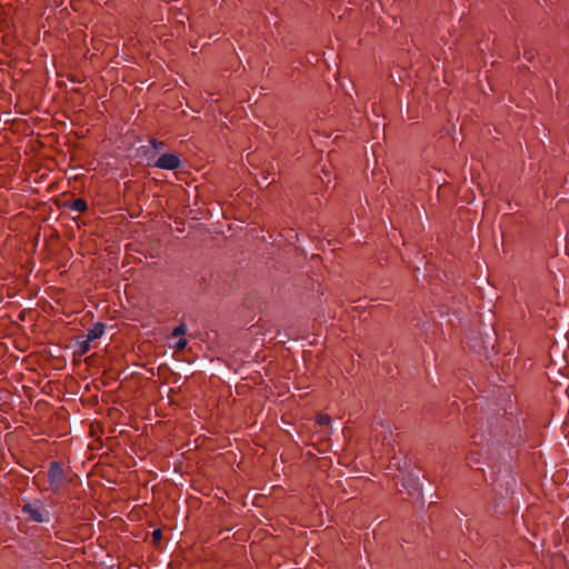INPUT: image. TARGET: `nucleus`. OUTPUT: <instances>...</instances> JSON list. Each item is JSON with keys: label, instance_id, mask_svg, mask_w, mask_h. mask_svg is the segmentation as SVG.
<instances>
[{"label": "nucleus", "instance_id": "6", "mask_svg": "<svg viewBox=\"0 0 569 569\" xmlns=\"http://www.w3.org/2000/svg\"><path fill=\"white\" fill-rule=\"evenodd\" d=\"M104 332V325L103 323H96L93 328H91L89 331H88V335H87V339L89 341H92V340H96L98 338H100Z\"/></svg>", "mask_w": 569, "mask_h": 569}, {"label": "nucleus", "instance_id": "11", "mask_svg": "<svg viewBox=\"0 0 569 569\" xmlns=\"http://www.w3.org/2000/svg\"><path fill=\"white\" fill-rule=\"evenodd\" d=\"M187 343H188V342H187V340H186L184 338H180V339L177 341V343H176L174 348H176L177 350H183V349L187 347Z\"/></svg>", "mask_w": 569, "mask_h": 569}, {"label": "nucleus", "instance_id": "13", "mask_svg": "<svg viewBox=\"0 0 569 569\" xmlns=\"http://www.w3.org/2000/svg\"><path fill=\"white\" fill-rule=\"evenodd\" d=\"M152 144L154 148H160L163 143L162 142H158L156 140L152 141Z\"/></svg>", "mask_w": 569, "mask_h": 569}, {"label": "nucleus", "instance_id": "12", "mask_svg": "<svg viewBox=\"0 0 569 569\" xmlns=\"http://www.w3.org/2000/svg\"><path fill=\"white\" fill-rule=\"evenodd\" d=\"M152 535H153V539L156 541H158L160 539V537H161V531L160 530H154Z\"/></svg>", "mask_w": 569, "mask_h": 569}, {"label": "nucleus", "instance_id": "7", "mask_svg": "<svg viewBox=\"0 0 569 569\" xmlns=\"http://www.w3.org/2000/svg\"><path fill=\"white\" fill-rule=\"evenodd\" d=\"M72 209L77 211H84L87 209V203L82 199H77L72 203Z\"/></svg>", "mask_w": 569, "mask_h": 569}, {"label": "nucleus", "instance_id": "1", "mask_svg": "<svg viewBox=\"0 0 569 569\" xmlns=\"http://www.w3.org/2000/svg\"><path fill=\"white\" fill-rule=\"evenodd\" d=\"M415 327L419 330V333L425 339L427 343H431L432 340L442 332L441 325L436 322V317L433 315L428 316H419L415 319Z\"/></svg>", "mask_w": 569, "mask_h": 569}, {"label": "nucleus", "instance_id": "3", "mask_svg": "<svg viewBox=\"0 0 569 569\" xmlns=\"http://www.w3.org/2000/svg\"><path fill=\"white\" fill-rule=\"evenodd\" d=\"M23 512L37 522H44L49 520V511L46 510L39 501L24 505Z\"/></svg>", "mask_w": 569, "mask_h": 569}, {"label": "nucleus", "instance_id": "10", "mask_svg": "<svg viewBox=\"0 0 569 569\" xmlns=\"http://www.w3.org/2000/svg\"><path fill=\"white\" fill-rule=\"evenodd\" d=\"M90 349V341L86 339L84 341L80 342L79 345V352L81 355H84Z\"/></svg>", "mask_w": 569, "mask_h": 569}, {"label": "nucleus", "instance_id": "9", "mask_svg": "<svg viewBox=\"0 0 569 569\" xmlns=\"http://www.w3.org/2000/svg\"><path fill=\"white\" fill-rule=\"evenodd\" d=\"M330 421H331V418H330L328 415L320 413V415H318V417H317V422H318L319 425H321V426H322V425H329V423H330Z\"/></svg>", "mask_w": 569, "mask_h": 569}, {"label": "nucleus", "instance_id": "4", "mask_svg": "<svg viewBox=\"0 0 569 569\" xmlns=\"http://www.w3.org/2000/svg\"><path fill=\"white\" fill-rule=\"evenodd\" d=\"M179 158L173 153L162 154L156 162V166L161 169L174 170L180 167Z\"/></svg>", "mask_w": 569, "mask_h": 569}, {"label": "nucleus", "instance_id": "8", "mask_svg": "<svg viewBox=\"0 0 569 569\" xmlns=\"http://www.w3.org/2000/svg\"><path fill=\"white\" fill-rule=\"evenodd\" d=\"M187 332V326L184 323H181L180 326H178L173 332H172V336L173 337H181L183 336L184 333Z\"/></svg>", "mask_w": 569, "mask_h": 569}, {"label": "nucleus", "instance_id": "5", "mask_svg": "<svg viewBox=\"0 0 569 569\" xmlns=\"http://www.w3.org/2000/svg\"><path fill=\"white\" fill-rule=\"evenodd\" d=\"M49 480L51 487L57 490L61 487L63 480V470L57 462H52L49 469Z\"/></svg>", "mask_w": 569, "mask_h": 569}, {"label": "nucleus", "instance_id": "2", "mask_svg": "<svg viewBox=\"0 0 569 569\" xmlns=\"http://www.w3.org/2000/svg\"><path fill=\"white\" fill-rule=\"evenodd\" d=\"M399 472L401 473V486L402 488L408 490V493L410 496H413L415 493L421 495V489L418 480V476L412 471H407L402 467L398 468Z\"/></svg>", "mask_w": 569, "mask_h": 569}]
</instances>
